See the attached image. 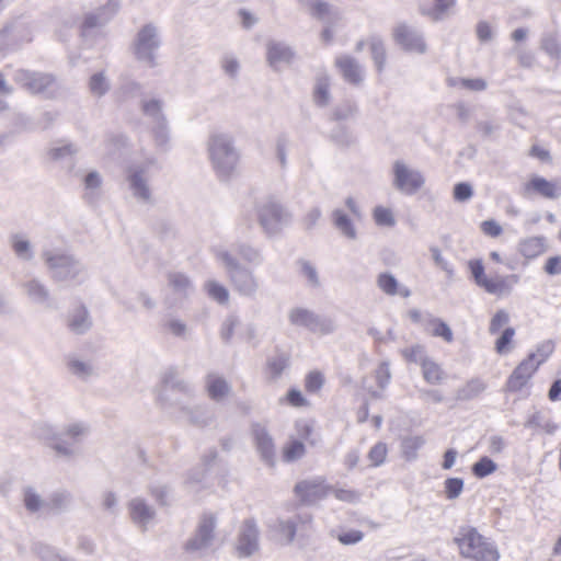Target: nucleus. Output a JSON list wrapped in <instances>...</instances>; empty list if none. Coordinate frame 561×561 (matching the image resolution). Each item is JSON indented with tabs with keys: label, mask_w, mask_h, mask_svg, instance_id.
Listing matches in <instances>:
<instances>
[{
	"label": "nucleus",
	"mask_w": 561,
	"mask_h": 561,
	"mask_svg": "<svg viewBox=\"0 0 561 561\" xmlns=\"http://www.w3.org/2000/svg\"><path fill=\"white\" fill-rule=\"evenodd\" d=\"M336 329V324L334 320L330 318H323L316 314L311 332L320 335H325L334 332Z\"/></svg>",
	"instance_id": "obj_60"
},
{
	"label": "nucleus",
	"mask_w": 561,
	"mask_h": 561,
	"mask_svg": "<svg viewBox=\"0 0 561 561\" xmlns=\"http://www.w3.org/2000/svg\"><path fill=\"white\" fill-rule=\"evenodd\" d=\"M301 4L313 19L323 23L320 41L325 45L331 44L346 24V11L323 0H301Z\"/></svg>",
	"instance_id": "obj_5"
},
{
	"label": "nucleus",
	"mask_w": 561,
	"mask_h": 561,
	"mask_svg": "<svg viewBox=\"0 0 561 561\" xmlns=\"http://www.w3.org/2000/svg\"><path fill=\"white\" fill-rule=\"evenodd\" d=\"M22 289L31 302L44 307L50 305V291L43 280L38 278L27 279L22 284Z\"/></svg>",
	"instance_id": "obj_24"
},
{
	"label": "nucleus",
	"mask_w": 561,
	"mask_h": 561,
	"mask_svg": "<svg viewBox=\"0 0 561 561\" xmlns=\"http://www.w3.org/2000/svg\"><path fill=\"white\" fill-rule=\"evenodd\" d=\"M387 454L388 447L385 443H377L376 445H374L368 453V459L371 466H381L387 458Z\"/></svg>",
	"instance_id": "obj_62"
},
{
	"label": "nucleus",
	"mask_w": 561,
	"mask_h": 561,
	"mask_svg": "<svg viewBox=\"0 0 561 561\" xmlns=\"http://www.w3.org/2000/svg\"><path fill=\"white\" fill-rule=\"evenodd\" d=\"M128 510L131 520L140 528H147L154 518V510L142 499H133Z\"/></svg>",
	"instance_id": "obj_26"
},
{
	"label": "nucleus",
	"mask_w": 561,
	"mask_h": 561,
	"mask_svg": "<svg viewBox=\"0 0 561 561\" xmlns=\"http://www.w3.org/2000/svg\"><path fill=\"white\" fill-rule=\"evenodd\" d=\"M169 288L179 298H185L193 291V285L190 278L182 273H171L168 277Z\"/></svg>",
	"instance_id": "obj_42"
},
{
	"label": "nucleus",
	"mask_w": 561,
	"mask_h": 561,
	"mask_svg": "<svg viewBox=\"0 0 561 561\" xmlns=\"http://www.w3.org/2000/svg\"><path fill=\"white\" fill-rule=\"evenodd\" d=\"M252 435L262 461L267 466L273 467L275 465L276 453L272 436L266 428L260 424L253 426Z\"/></svg>",
	"instance_id": "obj_18"
},
{
	"label": "nucleus",
	"mask_w": 561,
	"mask_h": 561,
	"mask_svg": "<svg viewBox=\"0 0 561 561\" xmlns=\"http://www.w3.org/2000/svg\"><path fill=\"white\" fill-rule=\"evenodd\" d=\"M151 135L157 148L167 150L171 142V128L168 119H160L152 123Z\"/></svg>",
	"instance_id": "obj_40"
},
{
	"label": "nucleus",
	"mask_w": 561,
	"mask_h": 561,
	"mask_svg": "<svg viewBox=\"0 0 561 561\" xmlns=\"http://www.w3.org/2000/svg\"><path fill=\"white\" fill-rule=\"evenodd\" d=\"M554 351V342L551 340H547L538 344L536 351L528 355V357H533L535 363H537V367H539L542 363H545L549 356Z\"/></svg>",
	"instance_id": "obj_56"
},
{
	"label": "nucleus",
	"mask_w": 561,
	"mask_h": 561,
	"mask_svg": "<svg viewBox=\"0 0 561 561\" xmlns=\"http://www.w3.org/2000/svg\"><path fill=\"white\" fill-rule=\"evenodd\" d=\"M34 434L55 457L71 459L79 455V445L90 434V425L84 421H70L59 428L53 423L41 422Z\"/></svg>",
	"instance_id": "obj_1"
},
{
	"label": "nucleus",
	"mask_w": 561,
	"mask_h": 561,
	"mask_svg": "<svg viewBox=\"0 0 561 561\" xmlns=\"http://www.w3.org/2000/svg\"><path fill=\"white\" fill-rule=\"evenodd\" d=\"M525 426L537 433L546 434H553L558 428L557 424L550 417L540 412H536L530 415L526 421Z\"/></svg>",
	"instance_id": "obj_44"
},
{
	"label": "nucleus",
	"mask_w": 561,
	"mask_h": 561,
	"mask_svg": "<svg viewBox=\"0 0 561 561\" xmlns=\"http://www.w3.org/2000/svg\"><path fill=\"white\" fill-rule=\"evenodd\" d=\"M497 469V465L489 457H482L472 466V472L477 478H484Z\"/></svg>",
	"instance_id": "obj_57"
},
{
	"label": "nucleus",
	"mask_w": 561,
	"mask_h": 561,
	"mask_svg": "<svg viewBox=\"0 0 561 561\" xmlns=\"http://www.w3.org/2000/svg\"><path fill=\"white\" fill-rule=\"evenodd\" d=\"M331 77L327 72H319L313 85V101L318 106H327L331 102Z\"/></svg>",
	"instance_id": "obj_34"
},
{
	"label": "nucleus",
	"mask_w": 561,
	"mask_h": 561,
	"mask_svg": "<svg viewBox=\"0 0 561 561\" xmlns=\"http://www.w3.org/2000/svg\"><path fill=\"white\" fill-rule=\"evenodd\" d=\"M217 262L226 271L233 289L244 297H254L260 288V279L250 267L242 266L241 262L228 250L215 251Z\"/></svg>",
	"instance_id": "obj_4"
},
{
	"label": "nucleus",
	"mask_w": 561,
	"mask_h": 561,
	"mask_svg": "<svg viewBox=\"0 0 561 561\" xmlns=\"http://www.w3.org/2000/svg\"><path fill=\"white\" fill-rule=\"evenodd\" d=\"M400 353L408 363H415L420 365V367L430 358L425 347L420 344L404 347L400 351Z\"/></svg>",
	"instance_id": "obj_52"
},
{
	"label": "nucleus",
	"mask_w": 561,
	"mask_h": 561,
	"mask_svg": "<svg viewBox=\"0 0 561 561\" xmlns=\"http://www.w3.org/2000/svg\"><path fill=\"white\" fill-rule=\"evenodd\" d=\"M69 371L79 378H87L94 374L95 368L90 360L70 357L67 362Z\"/></svg>",
	"instance_id": "obj_49"
},
{
	"label": "nucleus",
	"mask_w": 561,
	"mask_h": 561,
	"mask_svg": "<svg viewBox=\"0 0 561 561\" xmlns=\"http://www.w3.org/2000/svg\"><path fill=\"white\" fill-rule=\"evenodd\" d=\"M161 408L171 416L192 419L191 391L175 386H163L157 396Z\"/></svg>",
	"instance_id": "obj_10"
},
{
	"label": "nucleus",
	"mask_w": 561,
	"mask_h": 561,
	"mask_svg": "<svg viewBox=\"0 0 561 561\" xmlns=\"http://www.w3.org/2000/svg\"><path fill=\"white\" fill-rule=\"evenodd\" d=\"M333 227L339 233L350 241L358 238V230L353 218L342 208H336L331 214Z\"/></svg>",
	"instance_id": "obj_25"
},
{
	"label": "nucleus",
	"mask_w": 561,
	"mask_h": 561,
	"mask_svg": "<svg viewBox=\"0 0 561 561\" xmlns=\"http://www.w3.org/2000/svg\"><path fill=\"white\" fill-rule=\"evenodd\" d=\"M391 174L392 186L403 195H414L422 191L426 184L424 173L401 159L392 163Z\"/></svg>",
	"instance_id": "obj_8"
},
{
	"label": "nucleus",
	"mask_w": 561,
	"mask_h": 561,
	"mask_svg": "<svg viewBox=\"0 0 561 561\" xmlns=\"http://www.w3.org/2000/svg\"><path fill=\"white\" fill-rule=\"evenodd\" d=\"M461 557L472 561H497V548L473 527H463L456 537Z\"/></svg>",
	"instance_id": "obj_6"
},
{
	"label": "nucleus",
	"mask_w": 561,
	"mask_h": 561,
	"mask_svg": "<svg viewBox=\"0 0 561 561\" xmlns=\"http://www.w3.org/2000/svg\"><path fill=\"white\" fill-rule=\"evenodd\" d=\"M423 379L430 385H440L446 379L443 367L430 357L422 366Z\"/></svg>",
	"instance_id": "obj_43"
},
{
	"label": "nucleus",
	"mask_w": 561,
	"mask_h": 561,
	"mask_svg": "<svg viewBox=\"0 0 561 561\" xmlns=\"http://www.w3.org/2000/svg\"><path fill=\"white\" fill-rule=\"evenodd\" d=\"M237 254L239 262L249 266H259L264 262V254L262 249L251 243H239L237 247Z\"/></svg>",
	"instance_id": "obj_36"
},
{
	"label": "nucleus",
	"mask_w": 561,
	"mask_h": 561,
	"mask_svg": "<svg viewBox=\"0 0 561 561\" xmlns=\"http://www.w3.org/2000/svg\"><path fill=\"white\" fill-rule=\"evenodd\" d=\"M463 491L461 478H448L444 481V494L447 500L458 499Z\"/></svg>",
	"instance_id": "obj_58"
},
{
	"label": "nucleus",
	"mask_w": 561,
	"mask_h": 561,
	"mask_svg": "<svg viewBox=\"0 0 561 561\" xmlns=\"http://www.w3.org/2000/svg\"><path fill=\"white\" fill-rule=\"evenodd\" d=\"M160 35L153 24L144 25L137 33L133 51L137 60L152 68L158 65V50L160 48Z\"/></svg>",
	"instance_id": "obj_9"
},
{
	"label": "nucleus",
	"mask_w": 561,
	"mask_h": 561,
	"mask_svg": "<svg viewBox=\"0 0 561 561\" xmlns=\"http://www.w3.org/2000/svg\"><path fill=\"white\" fill-rule=\"evenodd\" d=\"M456 0H430L421 4V13L432 21H440L453 13Z\"/></svg>",
	"instance_id": "obj_28"
},
{
	"label": "nucleus",
	"mask_w": 561,
	"mask_h": 561,
	"mask_svg": "<svg viewBox=\"0 0 561 561\" xmlns=\"http://www.w3.org/2000/svg\"><path fill=\"white\" fill-rule=\"evenodd\" d=\"M220 68L229 78H236L240 72L241 64L234 54L226 53L220 58Z\"/></svg>",
	"instance_id": "obj_53"
},
{
	"label": "nucleus",
	"mask_w": 561,
	"mask_h": 561,
	"mask_svg": "<svg viewBox=\"0 0 561 561\" xmlns=\"http://www.w3.org/2000/svg\"><path fill=\"white\" fill-rule=\"evenodd\" d=\"M51 279L58 283L80 285L87 282V267L75 256L57 250L44 249L41 255Z\"/></svg>",
	"instance_id": "obj_3"
},
{
	"label": "nucleus",
	"mask_w": 561,
	"mask_h": 561,
	"mask_svg": "<svg viewBox=\"0 0 561 561\" xmlns=\"http://www.w3.org/2000/svg\"><path fill=\"white\" fill-rule=\"evenodd\" d=\"M310 427L304 423L299 431L300 438L290 437L282 448V458L285 462H294L301 459L306 454V446L302 439H307L310 434Z\"/></svg>",
	"instance_id": "obj_22"
},
{
	"label": "nucleus",
	"mask_w": 561,
	"mask_h": 561,
	"mask_svg": "<svg viewBox=\"0 0 561 561\" xmlns=\"http://www.w3.org/2000/svg\"><path fill=\"white\" fill-rule=\"evenodd\" d=\"M146 167L133 165L128 170V184L129 188L138 201L147 203L151 199V190L148 185L146 176Z\"/></svg>",
	"instance_id": "obj_20"
},
{
	"label": "nucleus",
	"mask_w": 561,
	"mask_h": 561,
	"mask_svg": "<svg viewBox=\"0 0 561 561\" xmlns=\"http://www.w3.org/2000/svg\"><path fill=\"white\" fill-rule=\"evenodd\" d=\"M92 318L85 306H76L68 314V328L76 334H84L92 328Z\"/></svg>",
	"instance_id": "obj_29"
},
{
	"label": "nucleus",
	"mask_w": 561,
	"mask_h": 561,
	"mask_svg": "<svg viewBox=\"0 0 561 561\" xmlns=\"http://www.w3.org/2000/svg\"><path fill=\"white\" fill-rule=\"evenodd\" d=\"M424 331L432 336L442 337L447 343L454 341V334L449 325L442 319L431 314H426L424 319Z\"/></svg>",
	"instance_id": "obj_35"
},
{
	"label": "nucleus",
	"mask_w": 561,
	"mask_h": 561,
	"mask_svg": "<svg viewBox=\"0 0 561 561\" xmlns=\"http://www.w3.org/2000/svg\"><path fill=\"white\" fill-rule=\"evenodd\" d=\"M300 272L310 286L317 287L320 285L319 274L313 264L308 261L300 262Z\"/></svg>",
	"instance_id": "obj_63"
},
{
	"label": "nucleus",
	"mask_w": 561,
	"mask_h": 561,
	"mask_svg": "<svg viewBox=\"0 0 561 561\" xmlns=\"http://www.w3.org/2000/svg\"><path fill=\"white\" fill-rule=\"evenodd\" d=\"M391 38L396 45L407 53L423 55L427 50L422 33L407 23L396 24L391 31Z\"/></svg>",
	"instance_id": "obj_13"
},
{
	"label": "nucleus",
	"mask_w": 561,
	"mask_h": 561,
	"mask_svg": "<svg viewBox=\"0 0 561 561\" xmlns=\"http://www.w3.org/2000/svg\"><path fill=\"white\" fill-rule=\"evenodd\" d=\"M334 65L346 82L358 85L364 81L365 69L354 57L340 55L335 58Z\"/></svg>",
	"instance_id": "obj_19"
},
{
	"label": "nucleus",
	"mask_w": 561,
	"mask_h": 561,
	"mask_svg": "<svg viewBox=\"0 0 561 561\" xmlns=\"http://www.w3.org/2000/svg\"><path fill=\"white\" fill-rule=\"evenodd\" d=\"M371 218L377 227L391 229L397 225L396 213L392 207L376 205L371 209Z\"/></svg>",
	"instance_id": "obj_39"
},
{
	"label": "nucleus",
	"mask_w": 561,
	"mask_h": 561,
	"mask_svg": "<svg viewBox=\"0 0 561 561\" xmlns=\"http://www.w3.org/2000/svg\"><path fill=\"white\" fill-rule=\"evenodd\" d=\"M425 440L422 436H410L402 442V454L407 460H414L417 450L424 445Z\"/></svg>",
	"instance_id": "obj_54"
},
{
	"label": "nucleus",
	"mask_w": 561,
	"mask_h": 561,
	"mask_svg": "<svg viewBox=\"0 0 561 561\" xmlns=\"http://www.w3.org/2000/svg\"><path fill=\"white\" fill-rule=\"evenodd\" d=\"M111 89V82L104 72H96L90 77L89 90L95 98L105 95Z\"/></svg>",
	"instance_id": "obj_50"
},
{
	"label": "nucleus",
	"mask_w": 561,
	"mask_h": 561,
	"mask_svg": "<svg viewBox=\"0 0 561 561\" xmlns=\"http://www.w3.org/2000/svg\"><path fill=\"white\" fill-rule=\"evenodd\" d=\"M468 266L474 283L491 295L502 296L508 294L511 291V287L506 284L507 279L513 280V283L518 282V277L516 275H511L508 277H489L484 272V266L481 260H471L469 261Z\"/></svg>",
	"instance_id": "obj_12"
},
{
	"label": "nucleus",
	"mask_w": 561,
	"mask_h": 561,
	"mask_svg": "<svg viewBox=\"0 0 561 561\" xmlns=\"http://www.w3.org/2000/svg\"><path fill=\"white\" fill-rule=\"evenodd\" d=\"M206 391L210 399L219 402L230 396L231 386L222 376L209 374L206 378Z\"/></svg>",
	"instance_id": "obj_31"
},
{
	"label": "nucleus",
	"mask_w": 561,
	"mask_h": 561,
	"mask_svg": "<svg viewBox=\"0 0 561 561\" xmlns=\"http://www.w3.org/2000/svg\"><path fill=\"white\" fill-rule=\"evenodd\" d=\"M450 84L470 91H483L486 89V82L481 78L454 79L450 81Z\"/></svg>",
	"instance_id": "obj_59"
},
{
	"label": "nucleus",
	"mask_w": 561,
	"mask_h": 561,
	"mask_svg": "<svg viewBox=\"0 0 561 561\" xmlns=\"http://www.w3.org/2000/svg\"><path fill=\"white\" fill-rule=\"evenodd\" d=\"M486 389V383L480 378L469 380L457 391V399L471 400L480 396Z\"/></svg>",
	"instance_id": "obj_47"
},
{
	"label": "nucleus",
	"mask_w": 561,
	"mask_h": 561,
	"mask_svg": "<svg viewBox=\"0 0 561 561\" xmlns=\"http://www.w3.org/2000/svg\"><path fill=\"white\" fill-rule=\"evenodd\" d=\"M18 78L21 83L32 93L43 92L54 83V78L45 73H31L27 71H21Z\"/></svg>",
	"instance_id": "obj_30"
},
{
	"label": "nucleus",
	"mask_w": 561,
	"mask_h": 561,
	"mask_svg": "<svg viewBox=\"0 0 561 561\" xmlns=\"http://www.w3.org/2000/svg\"><path fill=\"white\" fill-rule=\"evenodd\" d=\"M79 152V147L75 142L59 140L51 144L47 150L46 156L50 161L60 162L68 158H72Z\"/></svg>",
	"instance_id": "obj_33"
},
{
	"label": "nucleus",
	"mask_w": 561,
	"mask_h": 561,
	"mask_svg": "<svg viewBox=\"0 0 561 561\" xmlns=\"http://www.w3.org/2000/svg\"><path fill=\"white\" fill-rule=\"evenodd\" d=\"M297 496L307 504H316L331 493V486L321 478L304 480L295 488Z\"/></svg>",
	"instance_id": "obj_16"
},
{
	"label": "nucleus",
	"mask_w": 561,
	"mask_h": 561,
	"mask_svg": "<svg viewBox=\"0 0 561 561\" xmlns=\"http://www.w3.org/2000/svg\"><path fill=\"white\" fill-rule=\"evenodd\" d=\"M267 527L272 539L280 545L291 543L297 530L296 522L291 518H276Z\"/></svg>",
	"instance_id": "obj_23"
},
{
	"label": "nucleus",
	"mask_w": 561,
	"mask_h": 561,
	"mask_svg": "<svg viewBox=\"0 0 561 561\" xmlns=\"http://www.w3.org/2000/svg\"><path fill=\"white\" fill-rule=\"evenodd\" d=\"M83 194L84 198L89 202H94L99 198L103 185V179L99 171H89L83 180Z\"/></svg>",
	"instance_id": "obj_37"
},
{
	"label": "nucleus",
	"mask_w": 561,
	"mask_h": 561,
	"mask_svg": "<svg viewBox=\"0 0 561 561\" xmlns=\"http://www.w3.org/2000/svg\"><path fill=\"white\" fill-rule=\"evenodd\" d=\"M316 313L305 308H294L288 313L291 324L302 327L311 331Z\"/></svg>",
	"instance_id": "obj_48"
},
{
	"label": "nucleus",
	"mask_w": 561,
	"mask_h": 561,
	"mask_svg": "<svg viewBox=\"0 0 561 561\" xmlns=\"http://www.w3.org/2000/svg\"><path fill=\"white\" fill-rule=\"evenodd\" d=\"M255 211L257 224L267 238L279 236L293 222L291 211L275 198L262 201Z\"/></svg>",
	"instance_id": "obj_7"
},
{
	"label": "nucleus",
	"mask_w": 561,
	"mask_h": 561,
	"mask_svg": "<svg viewBox=\"0 0 561 561\" xmlns=\"http://www.w3.org/2000/svg\"><path fill=\"white\" fill-rule=\"evenodd\" d=\"M204 288L207 295L219 304H227L229 301V290L221 283L209 279L205 283Z\"/></svg>",
	"instance_id": "obj_51"
},
{
	"label": "nucleus",
	"mask_w": 561,
	"mask_h": 561,
	"mask_svg": "<svg viewBox=\"0 0 561 561\" xmlns=\"http://www.w3.org/2000/svg\"><path fill=\"white\" fill-rule=\"evenodd\" d=\"M524 195L540 196L547 199L561 197V180H548L538 174H531L523 186Z\"/></svg>",
	"instance_id": "obj_15"
},
{
	"label": "nucleus",
	"mask_w": 561,
	"mask_h": 561,
	"mask_svg": "<svg viewBox=\"0 0 561 561\" xmlns=\"http://www.w3.org/2000/svg\"><path fill=\"white\" fill-rule=\"evenodd\" d=\"M548 249L547 239L542 236H531L519 240L518 253L526 260L542 255Z\"/></svg>",
	"instance_id": "obj_27"
},
{
	"label": "nucleus",
	"mask_w": 561,
	"mask_h": 561,
	"mask_svg": "<svg viewBox=\"0 0 561 561\" xmlns=\"http://www.w3.org/2000/svg\"><path fill=\"white\" fill-rule=\"evenodd\" d=\"M515 336V330L513 328H506L495 342V351L500 355L508 354L513 347V339Z\"/></svg>",
	"instance_id": "obj_55"
},
{
	"label": "nucleus",
	"mask_w": 561,
	"mask_h": 561,
	"mask_svg": "<svg viewBox=\"0 0 561 561\" xmlns=\"http://www.w3.org/2000/svg\"><path fill=\"white\" fill-rule=\"evenodd\" d=\"M537 369V363H535L533 357L525 358L507 379L506 390L511 392L522 390Z\"/></svg>",
	"instance_id": "obj_21"
},
{
	"label": "nucleus",
	"mask_w": 561,
	"mask_h": 561,
	"mask_svg": "<svg viewBox=\"0 0 561 561\" xmlns=\"http://www.w3.org/2000/svg\"><path fill=\"white\" fill-rule=\"evenodd\" d=\"M141 111L151 118L152 123L167 118L163 113V102L157 98H144L141 100Z\"/></svg>",
	"instance_id": "obj_46"
},
{
	"label": "nucleus",
	"mask_w": 561,
	"mask_h": 561,
	"mask_svg": "<svg viewBox=\"0 0 561 561\" xmlns=\"http://www.w3.org/2000/svg\"><path fill=\"white\" fill-rule=\"evenodd\" d=\"M259 527L254 519H245L240 526L236 541V553L240 558H249L259 551Z\"/></svg>",
	"instance_id": "obj_14"
},
{
	"label": "nucleus",
	"mask_w": 561,
	"mask_h": 561,
	"mask_svg": "<svg viewBox=\"0 0 561 561\" xmlns=\"http://www.w3.org/2000/svg\"><path fill=\"white\" fill-rule=\"evenodd\" d=\"M206 149L210 164L221 180H229L238 173L240 151L232 135L213 131L207 138Z\"/></svg>",
	"instance_id": "obj_2"
},
{
	"label": "nucleus",
	"mask_w": 561,
	"mask_h": 561,
	"mask_svg": "<svg viewBox=\"0 0 561 561\" xmlns=\"http://www.w3.org/2000/svg\"><path fill=\"white\" fill-rule=\"evenodd\" d=\"M375 379L379 391L385 390L391 379L390 363L381 362L375 370Z\"/></svg>",
	"instance_id": "obj_61"
},
{
	"label": "nucleus",
	"mask_w": 561,
	"mask_h": 561,
	"mask_svg": "<svg viewBox=\"0 0 561 561\" xmlns=\"http://www.w3.org/2000/svg\"><path fill=\"white\" fill-rule=\"evenodd\" d=\"M295 50L286 43L270 41L266 45V60L274 70H282L291 65Z\"/></svg>",
	"instance_id": "obj_17"
},
{
	"label": "nucleus",
	"mask_w": 561,
	"mask_h": 561,
	"mask_svg": "<svg viewBox=\"0 0 561 561\" xmlns=\"http://www.w3.org/2000/svg\"><path fill=\"white\" fill-rule=\"evenodd\" d=\"M368 46L376 69L378 72H381L386 66L387 60V49L385 41L380 36L373 35L368 38Z\"/></svg>",
	"instance_id": "obj_41"
},
{
	"label": "nucleus",
	"mask_w": 561,
	"mask_h": 561,
	"mask_svg": "<svg viewBox=\"0 0 561 561\" xmlns=\"http://www.w3.org/2000/svg\"><path fill=\"white\" fill-rule=\"evenodd\" d=\"M14 254L22 261H32L35 256L34 247L24 234L16 233L10 239Z\"/></svg>",
	"instance_id": "obj_38"
},
{
	"label": "nucleus",
	"mask_w": 561,
	"mask_h": 561,
	"mask_svg": "<svg viewBox=\"0 0 561 561\" xmlns=\"http://www.w3.org/2000/svg\"><path fill=\"white\" fill-rule=\"evenodd\" d=\"M364 538V533L357 529H348L336 535V539L344 546L356 545Z\"/></svg>",
	"instance_id": "obj_64"
},
{
	"label": "nucleus",
	"mask_w": 561,
	"mask_h": 561,
	"mask_svg": "<svg viewBox=\"0 0 561 561\" xmlns=\"http://www.w3.org/2000/svg\"><path fill=\"white\" fill-rule=\"evenodd\" d=\"M217 516L206 513L201 517L195 534L186 541L184 549L187 553L202 557L213 546L216 538Z\"/></svg>",
	"instance_id": "obj_11"
},
{
	"label": "nucleus",
	"mask_w": 561,
	"mask_h": 561,
	"mask_svg": "<svg viewBox=\"0 0 561 561\" xmlns=\"http://www.w3.org/2000/svg\"><path fill=\"white\" fill-rule=\"evenodd\" d=\"M377 286L382 293L389 296L399 295L407 298L411 294L409 288L400 284L396 276L388 272L378 275Z\"/></svg>",
	"instance_id": "obj_32"
},
{
	"label": "nucleus",
	"mask_w": 561,
	"mask_h": 561,
	"mask_svg": "<svg viewBox=\"0 0 561 561\" xmlns=\"http://www.w3.org/2000/svg\"><path fill=\"white\" fill-rule=\"evenodd\" d=\"M24 507L30 513L42 512L46 507L43 495L33 486H25L22 493Z\"/></svg>",
	"instance_id": "obj_45"
}]
</instances>
